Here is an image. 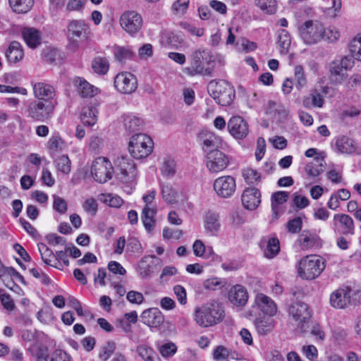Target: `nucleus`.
Wrapping results in <instances>:
<instances>
[{
    "label": "nucleus",
    "mask_w": 361,
    "mask_h": 361,
    "mask_svg": "<svg viewBox=\"0 0 361 361\" xmlns=\"http://www.w3.org/2000/svg\"><path fill=\"white\" fill-rule=\"evenodd\" d=\"M299 35L305 44L312 45L325 40L329 42L336 41L339 38V32L336 30H326L324 25L318 20H309L299 27Z\"/></svg>",
    "instance_id": "1"
},
{
    "label": "nucleus",
    "mask_w": 361,
    "mask_h": 361,
    "mask_svg": "<svg viewBox=\"0 0 361 361\" xmlns=\"http://www.w3.org/2000/svg\"><path fill=\"white\" fill-rule=\"evenodd\" d=\"M224 317V310L221 303L212 301L203 305L195 310L196 322L201 326H212Z\"/></svg>",
    "instance_id": "2"
},
{
    "label": "nucleus",
    "mask_w": 361,
    "mask_h": 361,
    "mask_svg": "<svg viewBox=\"0 0 361 361\" xmlns=\"http://www.w3.org/2000/svg\"><path fill=\"white\" fill-rule=\"evenodd\" d=\"M209 94L223 106L231 104L235 98L234 88L226 80H212L207 85Z\"/></svg>",
    "instance_id": "3"
},
{
    "label": "nucleus",
    "mask_w": 361,
    "mask_h": 361,
    "mask_svg": "<svg viewBox=\"0 0 361 361\" xmlns=\"http://www.w3.org/2000/svg\"><path fill=\"white\" fill-rule=\"evenodd\" d=\"M350 57L336 59L329 64V80L333 85L342 84L348 77V71L353 66Z\"/></svg>",
    "instance_id": "4"
},
{
    "label": "nucleus",
    "mask_w": 361,
    "mask_h": 361,
    "mask_svg": "<svg viewBox=\"0 0 361 361\" xmlns=\"http://www.w3.org/2000/svg\"><path fill=\"white\" fill-rule=\"evenodd\" d=\"M289 316L295 322L298 331L300 333H307L312 314L308 305L302 302L293 303L288 308Z\"/></svg>",
    "instance_id": "5"
},
{
    "label": "nucleus",
    "mask_w": 361,
    "mask_h": 361,
    "mask_svg": "<svg viewBox=\"0 0 361 361\" xmlns=\"http://www.w3.org/2000/svg\"><path fill=\"white\" fill-rule=\"evenodd\" d=\"M325 266L322 258L317 255H307L299 262V276L307 280H312L319 276Z\"/></svg>",
    "instance_id": "6"
},
{
    "label": "nucleus",
    "mask_w": 361,
    "mask_h": 361,
    "mask_svg": "<svg viewBox=\"0 0 361 361\" xmlns=\"http://www.w3.org/2000/svg\"><path fill=\"white\" fill-rule=\"evenodd\" d=\"M154 143L152 138L144 133L134 135L129 142L128 151L137 159L148 157L152 152Z\"/></svg>",
    "instance_id": "7"
},
{
    "label": "nucleus",
    "mask_w": 361,
    "mask_h": 361,
    "mask_svg": "<svg viewBox=\"0 0 361 361\" xmlns=\"http://www.w3.org/2000/svg\"><path fill=\"white\" fill-rule=\"evenodd\" d=\"M209 59L211 61L212 56L209 52L204 49H198L193 51L190 57V66L184 69L185 73L190 76L196 75H211L212 70L210 68H204L202 65V61Z\"/></svg>",
    "instance_id": "8"
},
{
    "label": "nucleus",
    "mask_w": 361,
    "mask_h": 361,
    "mask_svg": "<svg viewBox=\"0 0 361 361\" xmlns=\"http://www.w3.org/2000/svg\"><path fill=\"white\" fill-rule=\"evenodd\" d=\"M112 172L111 163L106 158L98 157L92 162L91 174L97 182L106 183L111 178Z\"/></svg>",
    "instance_id": "9"
},
{
    "label": "nucleus",
    "mask_w": 361,
    "mask_h": 361,
    "mask_svg": "<svg viewBox=\"0 0 361 361\" xmlns=\"http://www.w3.org/2000/svg\"><path fill=\"white\" fill-rule=\"evenodd\" d=\"M54 109V106L52 103L35 101L29 105L28 117L35 121L43 122L51 117Z\"/></svg>",
    "instance_id": "10"
},
{
    "label": "nucleus",
    "mask_w": 361,
    "mask_h": 361,
    "mask_svg": "<svg viewBox=\"0 0 361 361\" xmlns=\"http://www.w3.org/2000/svg\"><path fill=\"white\" fill-rule=\"evenodd\" d=\"M229 164L228 157L219 149L207 153L206 166L211 173H219L226 169Z\"/></svg>",
    "instance_id": "11"
},
{
    "label": "nucleus",
    "mask_w": 361,
    "mask_h": 361,
    "mask_svg": "<svg viewBox=\"0 0 361 361\" xmlns=\"http://www.w3.org/2000/svg\"><path fill=\"white\" fill-rule=\"evenodd\" d=\"M121 27L130 35L137 33L142 26V18L135 11L124 12L120 17Z\"/></svg>",
    "instance_id": "12"
},
{
    "label": "nucleus",
    "mask_w": 361,
    "mask_h": 361,
    "mask_svg": "<svg viewBox=\"0 0 361 361\" xmlns=\"http://www.w3.org/2000/svg\"><path fill=\"white\" fill-rule=\"evenodd\" d=\"M213 187L218 196L228 198L235 191V180L231 176H221L214 180Z\"/></svg>",
    "instance_id": "13"
},
{
    "label": "nucleus",
    "mask_w": 361,
    "mask_h": 361,
    "mask_svg": "<svg viewBox=\"0 0 361 361\" xmlns=\"http://www.w3.org/2000/svg\"><path fill=\"white\" fill-rule=\"evenodd\" d=\"M115 164L120 171L121 178L123 181L130 182L136 178L137 173L135 164L128 156L118 157Z\"/></svg>",
    "instance_id": "14"
},
{
    "label": "nucleus",
    "mask_w": 361,
    "mask_h": 361,
    "mask_svg": "<svg viewBox=\"0 0 361 361\" xmlns=\"http://www.w3.org/2000/svg\"><path fill=\"white\" fill-rule=\"evenodd\" d=\"M114 86L123 94H130L137 89V79L129 72H123L114 78Z\"/></svg>",
    "instance_id": "15"
},
{
    "label": "nucleus",
    "mask_w": 361,
    "mask_h": 361,
    "mask_svg": "<svg viewBox=\"0 0 361 361\" xmlns=\"http://www.w3.org/2000/svg\"><path fill=\"white\" fill-rule=\"evenodd\" d=\"M355 293L356 290L350 287L337 289L330 295V304L334 308L344 309L350 305L351 298Z\"/></svg>",
    "instance_id": "16"
},
{
    "label": "nucleus",
    "mask_w": 361,
    "mask_h": 361,
    "mask_svg": "<svg viewBox=\"0 0 361 361\" xmlns=\"http://www.w3.org/2000/svg\"><path fill=\"white\" fill-rule=\"evenodd\" d=\"M68 37L74 41L86 39L90 34V27L87 23L81 20H73L68 26Z\"/></svg>",
    "instance_id": "17"
},
{
    "label": "nucleus",
    "mask_w": 361,
    "mask_h": 361,
    "mask_svg": "<svg viewBox=\"0 0 361 361\" xmlns=\"http://www.w3.org/2000/svg\"><path fill=\"white\" fill-rule=\"evenodd\" d=\"M197 140L202 145V150L207 153L210 150L218 149L221 144V140L219 136L207 130L198 133Z\"/></svg>",
    "instance_id": "18"
},
{
    "label": "nucleus",
    "mask_w": 361,
    "mask_h": 361,
    "mask_svg": "<svg viewBox=\"0 0 361 361\" xmlns=\"http://www.w3.org/2000/svg\"><path fill=\"white\" fill-rule=\"evenodd\" d=\"M160 259L154 255L143 257L139 264V274L142 279H149L158 269Z\"/></svg>",
    "instance_id": "19"
},
{
    "label": "nucleus",
    "mask_w": 361,
    "mask_h": 361,
    "mask_svg": "<svg viewBox=\"0 0 361 361\" xmlns=\"http://www.w3.org/2000/svg\"><path fill=\"white\" fill-rule=\"evenodd\" d=\"M228 129L236 139H243L248 134V126L240 116H233L228 123Z\"/></svg>",
    "instance_id": "20"
},
{
    "label": "nucleus",
    "mask_w": 361,
    "mask_h": 361,
    "mask_svg": "<svg viewBox=\"0 0 361 361\" xmlns=\"http://www.w3.org/2000/svg\"><path fill=\"white\" fill-rule=\"evenodd\" d=\"M297 242L302 250H309L322 245L320 238L316 233L307 230L301 232Z\"/></svg>",
    "instance_id": "21"
},
{
    "label": "nucleus",
    "mask_w": 361,
    "mask_h": 361,
    "mask_svg": "<svg viewBox=\"0 0 361 361\" xmlns=\"http://www.w3.org/2000/svg\"><path fill=\"white\" fill-rule=\"evenodd\" d=\"M241 200L245 209L254 210L261 202V193L255 188H246L242 194Z\"/></svg>",
    "instance_id": "22"
},
{
    "label": "nucleus",
    "mask_w": 361,
    "mask_h": 361,
    "mask_svg": "<svg viewBox=\"0 0 361 361\" xmlns=\"http://www.w3.org/2000/svg\"><path fill=\"white\" fill-rule=\"evenodd\" d=\"M141 322L148 326L158 327L164 322V317L158 308H149L140 315Z\"/></svg>",
    "instance_id": "23"
},
{
    "label": "nucleus",
    "mask_w": 361,
    "mask_h": 361,
    "mask_svg": "<svg viewBox=\"0 0 361 361\" xmlns=\"http://www.w3.org/2000/svg\"><path fill=\"white\" fill-rule=\"evenodd\" d=\"M228 300L237 307H243L248 300V293L245 288L241 285L233 286L228 292Z\"/></svg>",
    "instance_id": "24"
},
{
    "label": "nucleus",
    "mask_w": 361,
    "mask_h": 361,
    "mask_svg": "<svg viewBox=\"0 0 361 361\" xmlns=\"http://www.w3.org/2000/svg\"><path fill=\"white\" fill-rule=\"evenodd\" d=\"M34 96L39 99L49 103V100L54 98L55 96L54 88L47 83L37 82L33 85Z\"/></svg>",
    "instance_id": "25"
},
{
    "label": "nucleus",
    "mask_w": 361,
    "mask_h": 361,
    "mask_svg": "<svg viewBox=\"0 0 361 361\" xmlns=\"http://www.w3.org/2000/svg\"><path fill=\"white\" fill-rule=\"evenodd\" d=\"M255 304L265 316L272 317L276 313L277 307L274 302L262 293L256 295Z\"/></svg>",
    "instance_id": "26"
},
{
    "label": "nucleus",
    "mask_w": 361,
    "mask_h": 361,
    "mask_svg": "<svg viewBox=\"0 0 361 361\" xmlns=\"http://www.w3.org/2000/svg\"><path fill=\"white\" fill-rule=\"evenodd\" d=\"M335 147L338 152L343 154H353L357 151L354 140L345 135L339 136L336 139Z\"/></svg>",
    "instance_id": "27"
},
{
    "label": "nucleus",
    "mask_w": 361,
    "mask_h": 361,
    "mask_svg": "<svg viewBox=\"0 0 361 361\" xmlns=\"http://www.w3.org/2000/svg\"><path fill=\"white\" fill-rule=\"evenodd\" d=\"M22 36L27 45L35 49L41 43V35L38 30L34 27H24L21 31Z\"/></svg>",
    "instance_id": "28"
},
{
    "label": "nucleus",
    "mask_w": 361,
    "mask_h": 361,
    "mask_svg": "<svg viewBox=\"0 0 361 361\" xmlns=\"http://www.w3.org/2000/svg\"><path fill=\"white\" fill-rule=\"evenodd\" d=\"M333 223L337 226L339 223L344 234H354L355 227L353 219L348 214H336L334 216Z\"/></svg>",
    "instance_id": "29"
},
{
    "label": "nucleus",
    "mask_w": 361,
    "mask_h": 361,
    "mask_svg": "<svg viewBox=\"0 0 361 361\" xmlns=\"http://www.w3.org/2000/svg\"><path fill=\"white\" fill-rule=\"evenodd\" d=\"M73 84L82 97H92L97 91V88L82 78H75L73 80Z\"/></svg>",
    "instance_id": "30"
},
{
    "label": "nucleus",
    "mask_w": 361,
    "mask_h": 361,
    "mask_svg": "<svg viewBox=\"0 0 361 361\" xmlns=\"http://www.w3.org/2000/svg\"><path fill=\"white\" fill-rule=\"evenodd\" d=\"M325 161L323 157H315L312 161L306 164L305 171L311 178H316L324 171Z\"/></svg>",
    "instance_id": "31"
},
{
    "label": "nucleus",
    "mask_w": 361,
    "mask_h": 361,
    "mask_svg": "<svg viewBox=\"0 0 361 361\" xmlns=\"http://www.w3.org/2000/svg\"><path fill=\"white\" fill-rule=\"evenodd\" d=\"M220 217L215 212H208L204 217V228L212 235H216L220 230Z\"/></svg>",
    "instance_id": "32"
},
{
    "label": "nucleus",
    "mask_w": 361,
    "mask_h": 361,
    "mask_svg": "<svg viewBox=\"0 0 361 361\" xmlns=\"http://www.w3.org/2000/svg\"><path fill=\"white\" fill-rule=\"evenodd\" d=\"M255 325L259 334L266 335L274 329V320L269 316L259 317L255 319Z\"/></svg>",
    "instance_id": "33"
},
{
    "label": "nucleus",
    "mask_w": 361,
    "mask_h": 361,
    "mask_svg": "<svg viewBox=\"0 0 361 361\" xmlns=\"http://www.w3.org/2000/svg\"><path fill=\"white\" fill-rule=\"evenodd\" d=\"M97 114L95 106L92 105L84 106L81 111L80 119L85 126H92L97 121Z\"/></svg>",
    "instance_id": "34"
},
{
    "label": "nucleus",
    "mask_w": 361,
    "mask_h": 361,
    "mask_svg": "<svg viewBox=\"0 0 361 361\" xmlns=\"http://www.w3.org/2000/svg\"><path fill=\"white\" fill-rule=\"evenodd\" d=\"M143 121L133 115L123 116V126L126 131L128 133H133L142 129Z\"/></svg>",
    "instance_id": "35"
},
{
    "label": "nucleus",
    "mask_w": 361,
    "mask_h": 361,
    "mask_svg": "<svg viewBox=\"0 0 361 361\" xmlns=\"http://www.w3.org/2000/svg\"><path fill=\"white\" fill-rule=\"evenodd\" d=\"M38 249L40 252L42 260L46 264L59 269L58 266V260L55 257L56 253L54 254L53 251L44 243L39 244Z\"/></svg>",
    "instance_id": "36"
},
{
    "label": "nucleus",
    "mask_w": 361,
    "mask_h": 361,
    "mask_svg": "<svg viewBox=\"0 0 361 361\" xmlns=\"http://www.w3.org/2000/svg\"><path fill=\"white\" fill-rule=\"evenodd\" d=\"M114 56L116 61L124 63L128 60L133 59L135 54L130 47L115 46L114 47Z\"/></svg>",
    "instance_id": "37"
},
{
    "label": "nucleus",
    "mask_w": 361,
    "mask_h": 361,
    "mask_svg": "<svg viewBox=\"0 0 361 361\" xmlns=\"http://www.w3.org/2000/svg\"><path fill=\"white\" fill-rule=\"evenodd\" d=\"M288 195L289 193L285 191H278L271 195V211L274 219L278 218L279 205L287 201Z\"/></svg>",
    "instance_id": "38"
},
{
    "label": "nucleus",
    "mask_w": 361,
    "mask_h": 361,
    "mask_svg": "<svg viewBox=\"0 0 361 361\" xmlns=\"http://www.w3.org/2000/svg\"><path fill=\"white\" fill-rule=\"evenodd\" d=\"M23 50L20 44L16 41L12 42L6 51V57L10 63H17L23 58Z\"/></svg>",
    "instance_id": "39"
},
{
    "label": "nucleus",
    "mask_w": 361,
    "mask_h": 361,
    "mask_svg": "<svg viewBox=\"0 0 361 361\" xmlns=\"http://www.w3.org/2000/svg\"><path fill=\"white\" fill-rule=\"evenodd\" d=\"M324 102L321 94L317 90H314L309 95L304 97L302 104L307 109L312 107L322 108L324 105Z\"/></svg>",
    "instance_id": "40"
},
{
    "label": "nucleus",
    "mask_w": 361,
    "mask_h": 361,
    "mask_svg": "<svg viewBox=\"0 0 361 361\" xmlns=\"http://www.w3.org/2000/svg\"><path fill=\"white\" fill-rule=\"evenodd\" d=\"M13 11L18 13H25L30 10L34 4V0H8Z\"/></svg>",
    "instance_id": "41"
},
{
    "label": "nucleus",
    "mask_w": 361,
    "mask_h": 361,
    "mask_svg": "<svg viewBox=\"0 0 361 361\" xmlns=\"http://www.w3.org/2000/svg\"><path fill=\"white\" fill-rule=\"evenodd\" d=\"M92 68L97 74L105 75L109 69V63L106 58L97 56L92 61Z\"/></svg>",
    "instance_id": "42"
},
{
    "label": "nucleus",
    "mask_w": 361,
    "mask_h": 361,
    "mask_svg": "<svg viewBox=\"0 0 361 361\" xmlns=\"http://www.w3.org/2000/svg\"><path fill=\"white\" fill-rule=\"evenodd\" d=\"M161 193L165 202L170 204H175L178 202V193L171 185H163Z\"/></svg>",
    "instance_id": "43"
},
{
    "label": "nucleus",
    "mask_w": 361,
    "mask_h": 361,
    "mask_svg": "<svg viewBox=\"0 0 361 361\" xmlns=\"http://www.w3.org/2000/svg\"><path fill=\"white\" fill-rule=\"evenodd\" d=\"M290 37L286 30H280L278 34L277 44L281 48V52L286 53L290 46Z\"/></svg>",
    "instance_id": "44"
},
{
    "label": "nucleus",
    "mask_w": 361,
    "mask_h": 361,
    "mask_svg": "<svg viewBox=\"0 0 361 361\" xmlns=\"http://www.w3.org/2000/svg\"><path fill=\"white\" fill-rule=\"evenodd\" d=\"M136 352L138 355L145 361H157V357L154 350L146 345H139Z\"/></svg>",
    "instance_id": "45"
},
{
    "label": "nucleus",
    "mask_w": 361,
    "mask_h": 361,
    "mask_svg": "<svg viewBox=\"0 0 361 361\" xmlns=\"http://www.w3.org/2000/svg\"><path fill=\"white\" fill-rule=\"evenodd\" d=\"M255 4L267 14H273L277 9L276 0H255Z\"/></svg>",
    "instance_id": "46"
},
{
    "label": "nucleus",
    "mask_w": 361,
    "mask_h": 361,
    "mask_svg": "<svg viewBox=\"0 0 361 361\" xmlns=\"http://www.w3.org/2000/svg\"><path fill=\"white\" fill-rule=\"evenodd\" d=\"M279 250L280 243L279 239L277 238H271L267 242L264 255L267 258H273L279 253Z\"/></svg>",
    "instance_id": "47"
},
{
    "label": "nucleus",
    "mask_w": 361,
    "mask_h": 361,
    "mask_svg": "<svg viewBox=\"0 0 361 361\" xmlns=\"http://www.w3.org/2000/svg\"><path fill=\"white\" fill-rule=\"evenodd\" d=\"M57 170L63 174H68L71 172V163L67 155H62L54 161Z\"/></svg>",
    "instance_id": "48"
},
{
    "label": "nucleus",
    "mask_w": 361,
    "mask_h": 361,
    "mask_svg": "<svg viewBox=\"0 0 361 361\" xmlns=\"http://www.w3.org/2000/svg\"><path fill=\"white\" fill-rule=\"evenodd\" d=\"M243 176L248 184H257L259 182L261 175L257 170L251 168L245 169L243 171Z\"/></svg>",
    "instance_id": "49"
},
{
    "label": "nucleus",
    "mask_w": 361,
    "mask_h": 361,
    "mask_svg": "<svg viewBox=\"0 0 361 361\" xmlns=\"http://www.w3.org/2000/svg\"><path fill=\"white\" fill-rule=\"evenodd\" d=\"M158 350L164 357H171L177 351V346L173 342H168L159 346Z\"/></svg>",
    "instance_id": "50"
},
{
    "label": "nucleus",
    "mask_w": 361,
    "mask_h": 361,
    "mask_svg": "<svg viewBox=\"0 0 361 361\" xmlns=\"http://www.w3.org/2000/svg\"><path fill=\"white\" fill-rule=\"evenodd\" d=\"M294 76L296 80V88L300 90L304 87L307 83V80L302 66H296L295 67Z\"/></svg>",
    "instance_id": "51"
},
{
    "label": "nucleus",
    "mask_w": 361,
    "mask_h": 361,
    "mask_svg": "<svg viewBox=\"0 0 361 361\" xmlns=\"http://www.w3.org/2000/svg\"><path fill=\"white\" fill-rule=\"evenodd\" d=\"M350 51L355 59L361 61V35L355 37L350 42Z\"/></svg>",
    "instance_id": "52"
},
{
    "label": "nucleus",
    "mask_w": 361,
    "mask_h": 361,
    "mask_svg": "<svg viewBox=\"0 0 361 361\" xmlns=\"http://www.w3.org/2000/svg\"><path fill=\"white\" fill-rule=\"evenodd\" d=\"M63 141L59 135L51 136L48 142L49 149L51 153H56L62 149Z\"/></svg>",
    "instance_id": "53"
},
{
    "label": "nucleus",
    "mask_w": 361,
    "mask_h": 361,
    "mask_svg": "<svg viewBox=\"0 0 361 361\" xmlns=\"http://www.w3.org/2000/svg\"><path fill=\"white\" fill-rule=\"evenodd\" d=\"M100 200L112 207H119L123 204V200L120 197L112 194L102 195Z\"/></svg>",
    "instance_id": "54"
},
{
    "label": "nucleus",
    "mask_w": 361,
    "mask_h": 361,
    "mask_svg": "<svg viewBox=\"0 0 361 361\" xmlns=\"http://www.w3.org/2000/svg\"><path fill=\"white\" fill-rule=\"evenodd\" d=\"M116 349V344L114 342H108L105 345L102 347L100 353H99V357L103 360L106 361L110 356L114 353Z\"/></svg>",
    "instance_id": "55"
},
{
    "label": "nucleus",
    "mask_w": 361,
    "mask_h": 361,
    "mask_svg": "<svg viewBox=\"0 0 361 361\" xmlns=\"http://www.w3.org/2000/svg\"><path fill=\"white\" fill-rule=\"evenodd\" d=\"M163 176L166 177H172L176 173V164L173 160H166L162 164L161 169Z\"/></svg>",
    "instance_id": "56"
},
{
    "label": "nucleus",
    "mask_w": 361,
    "mask_h": 361,
    "mask_svg": "<svg viewBox=\"0 0 361 361\" xmlns=\"http://www.w3.org/2000/svg\"><path fill=\"white\" fill-rule=\"evenodd\" d=\"M308 329H309V331L307 332H310V334L315 338V339H318L320 341L324 340L325 334L322 331V329L319 324L313 323L310 320V328Z\"/></svg>",
    "instance_id": "57"
},
{
    "label": "nucleus",
    "mask_w": 361,
    "mask_h": 361,
    "mask_svg": "<svg viewBox=\"0 0 361 361\" xmlns=\"http://www.w3.org/2000/svg\"><path fill=\"white\" fill-rule=\"evenodd\" d=\"M53 208L60 214H65L67 211V202L62 197L56 195H53Z\"/></svg>",
    "instance_id": "58"
},
{
    "label": "nucleus",
    "mask_w": 361,
    "mask_h": 361,
    "mask_svg": "<svg viewBox=\"0 0 361 361\" xmlns=\"http://www.w3.org/2000/svg\"><path fill=\"white\" fill-rule=\"evenodd\" d=\"M103 146V140L98 135H92L90 138L89 147L94 153H98L102 149Z\"/></svg>",
    "instance_id": "59"
},
{
    "label": "nucleus",
    "mask_w": 361,
    "mask_h": 361,
    "mask_svg": "<svg viewBox=\"0 0 361 361\" xmlns=\"http://www.w3.org/2000/svg\"><path fill=\"white\" fill-rule=\"evenodd\" d=\"M229 356V350L223 345L217 346L213 352V358L216 361L226 360Z\"/></svg>",
    "instance_id": "60"
},
{
    "label": "nucleus",
    "mask_w": 361,
    "mask_h": 361,
    "mask_svg": "<svg viewBox=\"0 0 361 361\" xmlns=\"http://www.w3.org/2000/svg\"><path fill=\"white\" fill-rule=\"evenodd\" d=\"M302 226V219L299 216L295 217L294 219L288 221L286 227L288 231L291 233H296L299 232Z\"/></svg>",
    "instance_id": "61"
},
{
    "label": "nucleus",
    "mask_w": 361,
    "mask_h": 361,
    "mask_svg": "<svg viewBox=\"0 0 361 361\" xmlns=\"http://www.w3.org/2000/svg\"><path fill=\"white\" fill-rule=\"evenodd\" d=\"M82 208L91 216H94L97 212L98 204L94 198H89L83 203Z\"/></svg>",
    "instance_id": "62"
},
{
    "label": "nucleus",
    "mask_w": 361,
    "mask_h": 361,
    "mask_svg": "<svg viewBox=\"0 0 361 361\" xmlns=\"http://www.w3.org/2000/svg\"><path fill=\"white\" fill-rule=\"evenodd\" d=\"M0 300L4 307L8 310H13L15 305L10 295L4 293L3 289H0Z\"/></svg>",
    "instance_id": "63"
},
{
    "label": "nucleus",
    "mask_w": 361,
    "mask_h": 361,
    "mask_svg": "<svg viewBox=\"0 0 361 361\" xmlns=\"http://www.w3.org/2000/svg\"><path fill=\"white\" fill-rule=\"evenodd\" d=\"M50 361H71V359L65 351L56 349L52 353Z\"/></svg>",
    "instance_id": "64"
}]
</instances>
